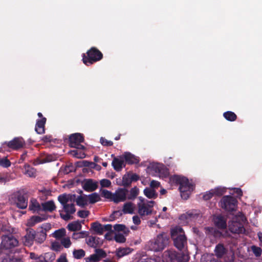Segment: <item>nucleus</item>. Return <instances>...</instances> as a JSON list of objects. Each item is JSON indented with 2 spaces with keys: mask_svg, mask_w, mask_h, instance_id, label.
Masks as SVG:
<instances>
[{
  "mask_svg": "<svg viewBox=\"0 0 262 262\" xmlns=\"http://www.w3.org/2000/svg\"><path fill=\"white\" fill-rule=\"evenodd\" d=\"M88 198L89 203L92 204H95L101 200L100 195L96 192L88 195Z\"/></svg>",
  "mask_w": 262,
  "mask_h": 262,
  "instance_id": "obj_36",
  "label": "nucleus"
},
{
  "mask_svg": "<svg viewBox=\"0 0 262 262\" xmlns=\"http://www.w3.org/2000/svg\"><path fill=\"white\" fill-rule=\"evenodd\" d=\"M42 210L45 211L53 212L56 209V206L53 201H49L41 204Z\"/></svg>",
  "mask_w": 262,
  "mask_h": 262,
  "instance_id": "obj_23",
  "label": "nucleus"
},
{
  "mask_svg": "<svg viewBox=\"0 0 262 262\" xmlns=\"http://www.w3.org/2000/svg\"><path fill=\"white\" fill-rule=\"evenodd\" d=\"M192 191H184V192H181V195L182 198H183L184 200H187L189 198L191 192Z\"/></svg>",
  "mask_w": 262,
  "mask_h": 262,
  "instance_id": "obj_63",
  "label": "nucleus"
},
{
  "mask_svg": "<svg viewBox=\"0 0 262 262\" xmlns=\"http://www.w3.org/2000/svg\"><path fill=\"white\" fill-rule=\"evenodd\" d=\"M224 117L229 121H234L237 119L236 115L233 112L227 111L223 114Z\"/></svg>",
  "mask_w": 262,
  "mask_h": 262,
  "instance_id": "obj_35",
  "label": "nucleus"
},
{
  "mask_svg": "<svg viewBox=\"0 0 262 262\" xmlns=\"http://www.w3.org/2000/svg\"><path fill=\"white\" fill-rule=\"evenodd\" d=\"M68 197L67 194L66 193L59 195L58 196V200L62 206L68 204V202H69Z\"/></svg>",
  "mask_w": 262,
  "mask_h": 262,
  "instance_id": "obj_45",
  "label": "nucleus"
},
{
  "mask_svg": "<svg viewBox=\"0 0 262 262\" xmlns=\"http://www.w3.org/2000/svg\"><path fill=\"white\" fill-rule=\"evenodd\" d=\"M103 58V54L96 47L91 48L85 54H82V61L87 66L101 60Z\"/></svg>",
  "mask_w": 262,
  "mask_h": 262,
  "instance_id": "obj_3",
  "label": "nucleus"
},
{
  "mask_svg": "<svg viewBox=\"0 0 262 262\" xmlns=\"http://www.w3.org/2000/svg\"><path fill=\"white\" fill-rule=\"evenodd\" d=\"M226 249L223 244L217 245L215 249V255L218 258H222L226 252Z\"/></svg>",
  "mask_w": 262,
  "mask_h": 262,
  "instance_id": "obj_27",
  "label": "nucleus"
},
{
  "mask_svg": "<svg viewBox=\"0 0 262 262\" xmlns=\"http://www.w3.org/2000/svg\"><path fill=\"white\" fill-rule=\"evenodd\" d=\"M84 136L80 133H75L71 134L69 138V146L70 147L75 146L76 144L81 143L84 142Z\"/></svg>",
  "mask_w": 262,
  "mask_h": 262,
  "instance_id": "obj_14",
  "label": "nucleus"
},
{
  "mask_svg": "<svg viewBox=\"0 0 262 262\" xmlns=\"http://www.w3.org/2000/svg\"><path fill=\"white\" fill-rule=\"evenodd\" d=\"M52 249L56 252L60 251L62 248L61 245L58 242H54L52 244Z\"/></svg>",
  "mask_w": 262,
  "mask_h": 262,
  "instance_id": "obj_60",
  "label": "nucleus"
},
{
  "mask_svg": "<svg viewBox=\"0 0 262 262\" xmlns=\"http://www.w3.org/2000/svg\"><path fill=\"white\" fill-rule=\"evenodd\" d=\"M98 260H100L101 259L106 257L107 254L105 251L102 249L96 248L95 250L94 253Z\"/></svg>",
  "mask_w": 262,
  "mask_h": 262,
  "instance_id": "obj_38",
  "label": "nucleus"
},
{
  "mask_svg": "<svg viewBox=\"0 0 262 262\" xmlns=\"http://www.w3.org/2000/svg\"><path fill=\"white\" fill-rule=\"evenodd\" d=\"M73 255L75 258L81 259L85 255V252L83 249L74 250L73 252Z\"/></svg>",
  "mask_w": 262,
  "mask_h": 262,
  "instance_id": "obj_40",
  "label": "nucleus"
},
{
  "mask_svg": "<svg viewBox=\"0 0 262 262\" xmlns=\"http://www.w3.org/2000/svg\"><path fill=\"white\" fill-rule=\"evenodd\" d=\"M155 170L156 172L159 173V176L162 178H167L169 174L168 169L163 165L156 166Z\"/></svg>",
  "mask_w": 262,
  "mask_h": 262,
  "instance_id": "obj_25",
  "label": "nucleus"
},
{
  "mask_svg": "<svg viewBox=\"0 0 262 262\" xmlns=\"http://www.w3.org/2000/svg\"><path fill=\"white\" fill-rule=\"evenodd\" d=\"M100 142L103 146H111L113 145V142L112 141H108L104 137H101Z\"/></svg>",
  "mask_w": 262,
  "mask_h": 262,
  "instance_id": "obj_52",
  "label": "nucleus"
},
{
  "mask_svg": "<svg viewBox=\"0 0 262 262\" xmlns=\"http://www.w3.org/2000/svg\"><path fill=\"white\" fill-rule=\"evenodd\" d=\"M88 235V233L86 231H81L78 233H73L72 238L75 239L84 238Z\"/></svg>",
  "mask_w": 262,
  "mask_h": 262,
  "instance_id": "obj_46",
  "label": "nucleus"
},
{
  "mask_svg": "<svg viewBox=\"0 0 262 262\" xmlns=\"http://www.w3.org/2000/svg\"><path fill=\"white\" fill-rule=\"evenodd\" d=\"M213 191V193L214 195L216 196H221L223 195L226 192L224 188L217 187L214 189H212Z\"/></svg>",
  "mask_w": 262,
  "mask_h": 262,
  "instance_id": "obj_50",
  "label": "nucleus"
},
{
  "mask_svg": "<svg viewBox=\"0 0 262 262\" xmlns=\"http://www.w3.org/2000/svg\"><path fill=\"white\" fill-rule=\"evenodd\" d=\"M198 216L197 213H193L192 212H187L186 214L181 216L182 217L184 216L186 219H194Z\"/></svg>",
  "mask_w": 262,
  "mask_h": 262,
  "instance_id": "obj_58",
  "label": "nucleus"
},
{
  "mask_svg": "<svg viewBox=\"0 0 262 262\" xmlns=\"http://www.w3.org/2000/svg\"><path fill=\"white\" fill-rule=\"evenodd\" d=\"M74 170V168L72 164H70L69 165H67L63 169V172L64 174H68L72 172Z\"/></svg>",
  "mask_w": 262,
  "mask_h": 262,
  "instance_id": "obj_56",
  "label": "nucleus"
},
{
  "mask_svg": "<svg viewBox=\"0 0 262 262\" xmlns=\"http://www.w3.org/2000/svg\"><path fill=\"white\" fill-rule=\"evenodd\" d=\"M63 211L66 214L60 213V217L64 221H69L72 218L71 214H74L76 211L75 205L73 203L67 204L63 206Z\"/></svg>",
  "mask_w": 262,
  "mask_h": 262,
  "instance_id": "obj_12",
  "label": "nucleus"
},
{
  "mask_svg": "<svg viewBox=\"0 0 262 262\" xmlns=\"http://www.w3.org/2000/svg\"><path fill=\"white\" fill-rule=\"evenodd\" d=\"M41 140L45 143L51 142L52 140V137L51 135H46L42 138Z\"/></svg>",
  "mask_w": 262,
  "mask_h": 262,
  "instance_id": "obj_64",
  "label": "nucleus"
},
{
  "mask_svg": "<svg viewBox=\"0 0 262 262\" xmlns=\"http://www.w3.org/2000/svg\"><path fill=\"white\" fill-rule=\"evenodd\" d=\"M112 166L116 171H120L123 167L125 166L124 160L117 157H114L112 163Z\"/></svg>",
  "mask_w": 262,
  "mask_h": 262,
  "instance_id": "obj_20",
  "label": "nucleus"
},
{
  "mask_svg": "<svg viewBox=\"0 0 262 262\" xmlns=\"http://www.w3.org/2000/svg\"><path fill=\"white\" fill-rule=\"evenodd\" d=\"M7 146L13 150H17L24 147L25 141L23 138L15 137L11 141L6 142Z\"/></svg>",
  "mask_w": 262,
  "mask_h": 262,
  "instance_id": "obj_13",
  "label": "nucleus"
},
{
  "mask_svg": "<svg viewBox=\"0 0 262 262\" xmlns=\"http://www.w3.org/2000/svg\"><path fill=\"white\" fill-rule=\"evenodd\" d=\"M250 248L255 257H259L261 256L262 254V249L260 247L255 245H252L251 246Z\"/></svg>",
  "mask_w": 262,
  "mask_h": 262,
  "instance_id": "obj_41",
  "label": "nucleus"
},
{
  "mask_svg": "<svg viewBox=\"0 0 262 262\" xmlns=\"http://www.w3.org/2000/svg\"><path fill=\"white\" fill-rule=\"evenodd\" d=\"M47 238L46 229L43 228L41 226L39 229L37 233H35V238L36 242L39 244L42 243Z\"/></svg>",
  "mask_w": 262,
  "mask_h": 262,
  "instance_id": "obj_18",
  "label": "nucleus"
},
{
  "mask_svg": "<svg viewBox=\"0 0 262 262\" xmlns=\"http://www.w3.org/2000/svg\"><path fill=\"white\" fill-rule=\"evenodd\" d=\"M16 206L19 209H26L28 206L27 194L23 190H19L13 194L12 198Z\"/></svg>",
  "mask_w": 262,
  "mask_h": 262,
  "instance_id": "obj_9",
  "label": "nucleus"
},
{
  "mask_svg": "<svg viewBox=\"0 0 262 262\" xmlns=\"http://www.w3.org/2000/svg\"><path fill=\"white\" fill-rule=\"evenodd\" d=\"M144 195L149 199H156L158 197V193L156 192L155 189L150 188H147L144 190Z\"/></svg>",
  "mask_w": 262,
  "mask_h": 262,
  "instance_id": "obj_32",
  "label": "nucleus"
},
{
  "mask_svg": "<svg viewBox=\"0 0 262 262\" xmlns=\"http://www.w3.org/2000/svg\"><path fill=\"white\" fill-rule=\"evenodd\" d=\"M240 218L241 221L239 220V217L236 216L229 223V230L231 232L236 234H241L245 232L246 230L242 223L244 217L241 216Z\"/></svg>",
  "mask_w": 262,
  "mask_h": 262,
  "instance_id": "obj_8",
  "label": "nucleus"
},
{
  "mask_svg": "<svg viewBox=\"0 0 262 262\" xmlns=\"http://www.w3.org/2000/svg\"><path fill=\"white\" fill-rule=\"evenodd\" d=\"M124 158L125 162L128 164H137L139 162L136 156L128 152L124 153Z\"/></svg>",
  "mask_w": 262,
  "mask_h": 262,
  "instance_id": "obj_24",
  "label": "nucleus"
},
{
  "mask_svg": "<svg viewBox=\"0 0 262 262\" xmlns=\"http://www.w3.org/2000/svg\"><path fill=\"white\" fill-rule=\"evenodd\" d=\"M47 219L46 215L42 216H32L28 222V225L29 226H34L36 224L40 223Z\"/></svg>",
  "mask_w": 262,
  "mask_h": 262,
  "instance_id": "obj_21",
  "label": "nucleus"
},
{
  "mask_svg": "<svg viewBox=\"0 0 262 262\" xmlns=\"http://www.w3.org/2000/svg\"><path fill=\"white\" fill-rule=\"evenodd\" d=\"M90 214V211L88 210H79L77 212V215L81 218H86Z\"/></svg>",
  "mask_w": 262,
  "mask_h": 262,
  "instance_id": "obj_54",
  "label": "nucleus"
},
{
  "mask_svg": "<svg viewBox=\"0 0 262 262\" xmlns=\"http://www.w3.org/2000/svg\"><path fill=\"white\" fill-rule=\"evenodd\" d=\"M206 231L207 234L212 235L214 238L222 237L223 232L213 227H207Z\"/></svg>",
  "mask_w": 262,
  "mask_h": 262,
  "instance_id": "obj_26",
  "label": "nucleus"
},
{
  "mask_svg": "<svg viewBox=\"0 0 262 262\" xmlns=\"http://www.w3.org/2000/svg\"><path fill=\"white\" fill-rule=\"evenodd\" d=\"M100 191L101 196L105 199H110L111 201H113V193L106 189H101Z\"/></svg>",
  "mask_w": 262,
  "mask_h": 262,
  "instance_id": "obj_44",
  "label": "nucleus"
},
{
  "mask_svg": "<svg viewBox=\"0 0 262 262\" xmlns=\"http://www.w3.org/2000/svg\"><path fill=\"white\" fill-rule=\"evenodd\" d=\"M170 181L177 185H179L180 192L192 191L193 186L190 184L188 179L184 177L174 175L170 178Z\"/></svg>",
  "mask_w": 262,
  "mask_h": 262,
  "instance_id": "obj_5",
  "label": "nucleus"
},
{
  "mask_svg": "<svg viewBox=\"0 0 262 262\" xmlns=\"http://www.w3.org/2000/svg\"><path fill=\"white\" fill-rule=\"evenodd\" d=\"M69 153L73 157L78 159H83L85 157L84 152L77 149L70 151Z\"/></svg>",
  "mask_w": 262,
  "mask_h": 262,
  "instance_id": "obj_37",
  "label": "nucleus"
},
{
  "mask_svg": "<svg viewBox=\"0 0 262 262\" xmlns=\"http://www.w3.org/2000/svg\"><path fill=\"white\" fill-rule=\"evenodd\" d=\"M114 239L116 242L119 243H123L126 241V238L124 236L120 233L116 234Z\"/></svg>",
  "mask_w": 262,
  "mask_h": 262,
  "instance_id": "obj_49",
  "label": "nucleus"
},
{
  "mask_svg": "<svg viewBox=\"0 0 262 262\" xmlns=\"http://www.w3.org/2000/svg\"><path fill=\"white\" fill-rule=\"evenodd\" d=\"M11 162L7 159V157L0 158V166L7 168L10 166Z\"/></svg>",
  "mask_w": 262,
  "mask_h": 262,
  "instance_id": "obj_48",
  "label": "nucleus"
},
{
  "mask_svg": "<svg viewBox=\"0 0 262 262\" xmlns=\"http://www.w3.org/2000/svg\"><path fill=\"white\" fill-rule=\"evenodd\" d=\"M128 190L126 188H118L113 195V201L117 204L127 199Z\"/></svg>",
  "mask_w": 262,
  "mask_h": 262,
  "instance_id": "obj_11",
  "label": "nucleus"
},
{
  "mask_svg": "<svg viewBox=\"0 0 262 262\" xmlns=\"http://www.w3.org/2000/svg\"><path fill=\"white\" fill-rule=\"evenodd\" d=\"M155 204V201L147 200L146 203L137 204V213L141 219H146V216L153 213Z\"/></svg>",
  "mask_w": 262,
  "mask_h": 262,
  "instance_id": "obj_6",
  "label": "nucleus"
},
{
  "mask_svg": "<svg viewBox=\"0 0 262 262\" xmlns=\"http://www.w3.org/2000/svg\"><path fill=\"white\" fill-rule=\"evenodd\" d=\"M86 244L91 247L96 248L98 246V241L95 237L90 236L86 241Z\"/></svg>",
  "mask_w": 262,
  "mask_h": 262,
  "instance_id": "obj_39",
  "label": "nucleus"
},
{
  "mask_svg": "<svg viewBox=\"0 0 262 262\" xmlns=\"http://www.w3.org/2000/svg\"><path fill=\"white\" fill-rule=\"evenodd\" d=\"M100 183L102 187H110L111 185L110 180L106 179L101 180Z\"/></svg>",
  "mask_w": 262,
  "mask_h": 262,
  "instance_id": "obj_57",
  "label": "nucleus"
},
{
  "mask_svg": "<svg viewBox=\"0 0 262 262\" xmlns=\"http://www.w3.org/2000/svg\"><path fill=\"white\" fill-rule=\"evenodd\" d=\"M132 181L129 177V173L124 174L122 178V185L124 187H128L130 185Z\"/></svg>",
  "mask_w": 262,
  "mask_h": 262,
  "instance_id": "obj_43",
  "label": "nucleus"
},
{
  "mask_svg": "<svg viewBox=\"0 0 262 262\" xmlns=\"http://www.w3.org/2000/svg\"><path fill=\"white\" fill-rule=\"evenodd\" d=\"M169 243L167 235L162 233L158 235L153 240L149 242L148 246L150 250L154 252L162 251Z\"/></svg>",
  "mask_w": 262,
  "mask_h": 262,
  "instance_id": "obj_2",
  "label": "nucleus"
},
{
  "mask_svg": "<svg viewBox=\"0 0 262 262\" xmlns=\"http://www.w3.org/2000/svg\"><path fill=\"white\" fill-rule=\"evenodd\" d=\"M214 196L213 191L212 189L207 191L203 196V199L205 201H208L211 199Z\"/></svg>",
  "mask_w": 262,
  "mask_h": 262,
  "instance_id": "obj_55",
  "label": "nucleus"
},
{
  "mask_svg": "<svg viewBox=\"0 0 262 262\" xmlns=\"http://www.w3.org/2000/svg\"><path fill=\"white\" fill-rule=\"evenodd\" d=\"M26 173L30 177H34L35 176L36 170L34 168L28 166L26 169Z\"/></svg>",
  "mask_w": 262,
  "mask_h": 262,
  "instance_id": "obj_51",
  "label": "nucleus"
},
{
  "mask_svg": "<svg viewBox=\"0 0 262 262\" xmlns=\"http://www.w3.org/2000/svg\"><path fill=\"white\" fill-rule=\"evenodd\" d=\"M214 224L217 228L225 229L227 227L226 220L223 216L219 215L214 217Z\"/></svg>",
  "mask_w": 262,
  "mask_h": 262,
  "instance_id": "obj_17",
  "label": "nucleus"
},
{
  "mask_svg": "<svg viewBox=\"0 0 262 262\" xmlns=\"http://www.w3.org/2000/svg\"><path fill=\"white\" fill-rule=\"evenodd\" d=\"M81 228L82 226L79 221L70 223L67 226V229L71 231H79Z\"/></svg>",
  "mask_w": 262,
  "mask_h": 262,
  "instance_id": "obj_28",
  "label": "nucleus"
},
{
  "mask_svg": "<svg viewBox=\"0 0 262 262\" xmlns=\"http://www.w3.org/2000/svg\"><path fill=\"white\" fill-rule=\"evenodd\" d=\"M50 157L48 156L46 158L40 160L39 159H37L36 161H35L36 164H43L46 162H49L51 161V159L50 158Z\"/></svg>",
  "mask_w": 262,
  "mask_h": 262,
  "instance_id": "obj_62",
  "label": "nucleus"
},
{
  "mask_svg": "<svg viewBox=\"0 0 262 262\" xmlns=\"http://www.w3.org/2000/svg\"><path fill=\"white\" fill-rule=\"evenodd\" d=\"M171 237L174 246L179 250H185L187 248V238L183 228L176 226L171 230Z\"/></svg>",
  "mask_w": 262,
  "mask_h": 262,
  "instance_id": "obj_1",
  "label": "nucleus"
},
{
  "mask_svg": "<svg viewBox=\"0 0 262 262\" xmlns=\"http://www.w3.org/2000/svg\"><path fill=\"white\" fill-rule=\"evenodd\" d=\"M18 242L12 235H4L2 237V249H10L17 246Z\"/></svg>",
  "mask_w": 262,
  "mask_h": 262,
  "instance_id": "obj_10",
  "label": "nucleus"
},
{
  "mask_svg": "<svg viewBox=\"0 0 262 262\" xmlns=\"http://www.w3.org/2000/svg\"><path fill=\"white\" fill-rule=\"evenodd\" d=\"M76 203L78 206L84 208L88 204V195L83 194L78 195L76 199Z\"/></svg>",
  "mask_w": 262,
  "mask_h": 262,
  "instance_id": "obj_22",
  "label": "nucleus"
},
{
  "mask_svg": "<svg viewBox=\"0 0 262 262\" xmlns=\"http://www.w3.org/2000/svg\"><path fill=\"white\" fill-rule=\"evenodd\" d=\"M47 121L46 118L38 119L35 125V130L38 134H42L45 132V124Z\"/></svg>",
  "mask_w": 262,
  "mask_h": 262,
  "instance_id": "obj_19",
  "label": "nucleus"
},
{
  "mask_svg": "<svg viewBox=\"0 0 262 262\" xmlns=\"http://www.w3.org/2000/svg\"><path fill=\"white\" fill-rule=\"evenodd\" d=\"M114 230L116 231L120 232L123 231L124 234H127L129 232L128 228L126 227L123 224H116L114 226Z\"/></svg>",
  "mask_w": 262,
  "mask_h": 262,
  "instance_id": "obj_42",
  "label": "nucleus"
},
{
  "mask_svg": "<svg viewBox=\"0 0 262 262\" xmlns=\"http://www.w3.org/2000/svg\"><path fill=\"white\" fill-rule=\"evenodd\" d=\"M29 210L32 211L33 212L39 211L41 210V206L39 203L35 199H32L30 201V204L29 206Z\"/></svg>",
  "mask_w": 262,
  "mask_h": 262,
  "instance_id": "obj_33",
  "label": "nucleus"
},
{
  "mask_svg": "<svg viewBox=\"0 0 262 262\" xmlns=\"http://www.w3.org/2000/svg\"><path fill=\"white\" fill-rule=\"evenodd\" d=\"M98 187V183L92 179L85 180L83 186V189L86 191L92 192L95 191Z\"/></svg>",
  "mask_w": 262,
  "mask_h": 262,
  "instance_id": "obj_15",
  "label": "nucleus"
},
{
  "mask_svg": "<svg viewBox=\"0 0 262 262\" xmlns=\"http://www.w3.org/2000/svg\"><path fill=\"white\" fill-rule=\"evenodd\" d=\"M162 258L166 262H186L188 260V255L177 252L172 249L166 250L162 255Z\"/></svg>",
  "mask_w": 262,
  "mask_h": 262,
  "instance_id": "obj_4",
  "label": "nucleus"
},
{
  "mask_svg": "<svg viewBox=\"0 0 262 262\" xmlns=\"http://www.w3.org/2000/svg\"><path fill=\"white\" fill-rule=\"evenodd\" d=\"M221 207L228 212H232L236 210L237 201L231 195H225L220 201Z\"/></svg>",
  "mask_w": 262,
  "mask_h": 262,
  "instance_id": "obj_7",
  "label": "nucleus"
},
{
  "mask_svg": "<svg viewBox=\"0 0 262 262\" xmlns=\"http://www.w3.org/2000/svg\"><path fill=\"white\" fill-rule=\"evenodd\" d=\"M61 244L66 248H68L71 245V242L69 237L63 238L61 241Z\"/></svg>",
  "mask_w": 262,
  "mask_h": 262,
  "instance_id": "obj_53",
  "label": "nucleus"
},
{
  "mask_svg": "<svg viewBox=\"0 0 262 262\" xmlns=\"http://www.w3.org/2000/svg\"><path fill=\"white\" fill-rule=\"evenodd\" d=\"M66 234V230L64 228L56 230L53 235L54 237L57 239L61 238Z\"/></svg>",
  "mask_w": 262,
  "mask_h": 262,
  "instance_id": "obj_47",
  "label": "nucleus"
},
{
  "mask_svg": "<svg viewBox=\"0 0 262 262\" xmlns=\"http://www.w3.org/2000/svg\"><path fill=\"white\" fill-rule=\"evenodd\" d=\"M91 229L98 235L103 234L102 225L98 222H95L91 224Z\"/></svg>",
  "mask_w": 262,
  "mask_h": 262,
  "instance_id": "obj_31",
  "label": "nucleus"
},
{
  "mask_svg": "<svg viewBox=\"0 0 262 262\" xmlns=\"http://www.w3.org/2000/svg\"><path fill=\"white\" fill-rule=\"evenodd\" d=\"M134 204L132 202L124 204L122 211L124 214H132L134 212Z\"/></svg>",
  "mask_w": 262,
  "mask_h": 262,
  "instance_id": "obj_34",
  "label": "nucleus"
},
{
  "mask_svg": "<svg viewBox=\"0 0 262 262\" xmlns=\"http://www.w3.org/2000/svg\"><path fill=\"white\" fill-rule=\"evenodd\" d=\"M160 186V183L157 181L152 180L150 183V188L155 189Z\"/></svg>",
  "mask_w": 262,
  "mask_h": 262,
  "instance_id": "obj_61",
  "label": "nucleus"
},
{
  "mask_svg": "<svg viewBox=\"0 0 262 262\" xmlns=\"http://www.w3.org/2000/svg\"><path fill=\"white\" fill-rule=\"evenodd\" d=\"M132 251V250L129 248H120L116 250V254L120 258L130 253Z\"/></svg>",
  "mask_w": 262,
  "mask_h": 262,
  "instance_id": "obj_29",
  "label": "nucleus"
},
{
  "mask_svg": "<svg viewBox=\"0 0 262 262\" xmlns=\"http://www.w3.org/2000/svg\"><path fill=\"white\" fill-rule=\"evenodd\" d=\"M85 260L86 262H99L100 261L94 253L86 258Z\"/></svg>",
  "mask_w": 262,
  "mask_h": 262,
  "instance_id": "obj_59",
  "label": "nucleus"
},
{
  "mask_svg": "<svg viewBox=\"0 0 262 262\" xmlns=\"http://www.w3.org/2000/svg\"><path fill=\"white\" fill-rule=\"evenodd\" d=\"M24 238L25 245L31 246L35 238V231L32 229L27 230V233L24 236Z\"/></svg>",
  "mask_w": 262,
  "mask_h": 262,
  "instance_id": "obj_16",
  "label": "nucleus"
},
{
  "mask_svg": "<svg viewBox=\"0 0 262 262\" xmlns=\"http://www.w3.org/2000/svg\"><path fill=\"white\" fill-rule=\"evenodd\" d=\"M139 193V189L136 186L131 188L127 194V199L134 200L138 196Z\"/></svg>",
  "mask_w": 262,
  "mask_h": 262,
  "instance_id": "obj_30",
  "label": "nucleus"
}]
</instances>
